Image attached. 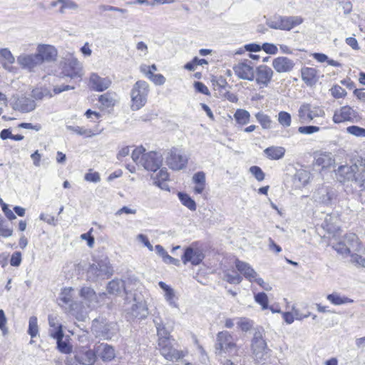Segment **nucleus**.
I'll list each match as a JSON object with an SVG mask.
<instances>
[{"label":"nucleus","mask_w":365,"mask_h":365,"mask_svg":"<svg viewBox=\"0 0 365 365\" xmlns=\"http://www.w3.org/2000/svg\"><path fill=\"white\" fill-rule=\"evenodd\" d=\"M131 158L138 165L148 171L155 172L163 163V154L157 151L146 152L143 146L137 147L132 153Z\"/></svg>","instance_id":"1"},{"label":"nucleus","mask_w":365,"mask_h":365,"mask_svg":"<svg viewBox=\"0 0 365 365\" xmlns=\"http://www.w3.org/2000/svg\"><path fill=\"white\" fill-rule=\"evenodd\" d=\"M357 162L351 165H341L336 170L337 180L341 182H354L361 190L365 189V174L360 170Z\"/></svg>","instance_id":"2"},{"label":"nucleus","mask_w":365,"mask_h":365,"mask_svg":"<svg viewBox=\"0 0 365 365\" xmlns=\"http://www.w3.org/2000/svg\"><path fill=\"white\" fill-rule=\"evenodd\" d=\"M330 245L337 253L344 256H351V254L359 252L361 250L359 237L354 233L345 235L343 239L336 242L330 241Z\"/></svg>","instance_id":"3"},{"label":"nucleus","mask_w":365,"mask_h":365,"mask_svg":"<svg viewBox=\"0 0 365 365\" xmlns=\"http://www.w3.org/2000/svg\"><path fill=\"white\" fill-rule=\"evenodd\" d=\"M113 274V267L106 257L94 260L87 271L88 278L92 281L108 279Z\"/></svg>","instance_id":"4"},{"label":"nucleus","mask_w":365,"mask_h":365,"mask_svg":"<svg viewBox=\"0 0 365 365\" xmlns=\"http://www.w3.org/2000/svg\"><path fill=\"white\" fill-rule=\"evenodd\" d=\"M150 92L149 84L145 81H138L133 85L130 91L132 110H138L147 103Z\"/></svg>","instance_id":"5"},{"label":"nucleus","mask_w":365,"mask_h":365,"mask_svg":"<svg viewBox=\"0 0 365 365\" xmlns=\"http://www.w3.org/2000/svg\"><path fill=\"white\" fill-rule=\"evenodd\" d=\"M215 348V353L221 356L227 354H236L238 350L232 334L228 331H221L217 334Z\"/></svg>","instance_id":"6"},{"label":"nucleus","mask_w":365,"mask_h":365,"mask_svg":"<svg viewBox=\"0 0 365 365\" xmlns=\"http://www.w3.org/2000/svg\"><path fill=\"white\" fill-rule=\"evenodd\" d=\"M187 162L188 158L181 149L173 147L167 152L165 163L173 170L184 169Z\"/></svg>","instance_id":"7"},{"label":"nucleus","mask_w":365,"mask_h":365,"mask_svg":"<svg viewBox=\"0 0 365 365\" xmlns=\"http://www.w3.org/2000/svg\"><path fill=\"white\" fill-rule=\"evenodd\" d=\"M62 73L71 78H81L83 75L81 63L73 55H68L61 61Z\"/></svg>","instance_id":"8"},{"label":"nucleus","mask_w":365,"mask_h":365,"mask_svg":"<svg viewBox=\"0 0 365 365\" xmlns=\"http://www.w3.org/2000/svg\"><path fill=\"white\" fill-rule=\"evenodd\" d=\"M251 349L255 360L262 361L267 359L269 349L260 332H256L252 339Z\"/></svg>","instance_id":"9"},{"label":"nucleus","mask_w":365,"mask_h":365,"mask_svg":"<svg viewBox=\"0 0 365 365\" xmlns=\"http://www.w3.org/2000/svg\"><path fill=\"white\" fill-rule=\"evenodd\" d=\"M324 115L325 112L322 107L307 103L302 104L298 110V117L302 122H310Z\"/></svg>","instance_id":"10"},{"label":"nucleus","mask_w":365,"mask_h":365,"mask_svg":"<svg viewBox=\"0 0 365 365\" xmlns=\"http://www.w3.org/2000/svg\"><path fill=\"white\" fill-rule=\"evenodd\" d=\"M174 339H163L158 342L159 350L162 356L168 361H178L184 356L182 351L173 346Z\"/></svg>","instance_id":"11"},{"label":"nucleus","mask_w":365,"mask_h":365,"mask_svg":"<svg viewBox=\"0 0 365 365\" xmlns=\"http://www.w3.org/2000/svg\"><path fill=\"white\" fill-rule=\"evenodd\" d=\"M274 71L266 65H260L255 70V78L256 84L259 88H267L272 82Z\"/></svg>","instance_id":"12"},{"label":"nucleus","mask_w":365,"mask_h":365,"mask_svg":"<svg viewBox=\"0 0 365 365\" xmlns=\"http://www.w3.org/2000/svg\"><path fill=\"white\" fill-rule=\"evenodd\" d=\"M133 304L128 309V314L133 319H145L148 314V310L145 302L141 299L136 294H134Z\"/></svg>","instance_id":"13"},{"label":"nucleus","mask_w":365,"mask_h":365,"mask_svg":"<svg viewBox=\"0 0 365 365\" xmlns=\"http://www.w3.org/2000/svg\"><path fill=\"white\" fill-rule=\"evenodd\" d=\"M235 74L240 79L254 81L255 69L248 60L239 62L233 66Z\"/></svg>","instance_id":"14"},{"label":"nucleus","mask_w":365,"mask_h":365,"mask_svg":"<svg viewBox=\"0 0 365 365\" xmlns=\"http://www.w3.org/2000/svg\"><path fill=\"white\" fill-rule=\"evenodd\" d=\"M76 360L83 365H93L96 361V352L86 346H81L75 351Z\"/></svg>","instance_id":"15"},{"label":"nucleus","mask_w":365,"mask_h":365,"mask_svg":"<svg viewBox=\"0 0 365 365\" xmlns=\"http://www.w3.org/2000/svg\"><path fill=\"white\" fill-rule=\"evenodd\" d=\"M16 61L17 63L22 68L26 69L30 72L34 71L37 66L41 65L40 58L36 53L34 54L22 53L17 57Z\"/></svg>","instance_id":"16"},{"label":"nucleus","mask_w":365,"mask_h":365,"mask_svg":"<svg viewBox=\"0 0 365 365\" xmlns=\"http://www.w3.org/2000/svg\"><path fill=\"white\" fill-rule=\"evenodd\" d=\"M36 53L42 64L43 62H53L56 60L58 52L56 48L48 44H38Z\"/></svg>","instance_id":"17"},{"label":"nucleus","mask_w":365,"mask_h":365,"mask_svg":"<svg viewBox=\"0 0 365 365\" xmlns=\"http://www.w3.org/2000/svg\"><path fill=\"white\" fill-rule=\"evenodd\" d=\"M204 257L205 255L201 250L190 246L185 250L182 260L185 264L187 262H190L192 265H198L202 262Z\"/></svg>","instance_id":"18"},{"label":"nucleus","mask_w":365,"mask_h":365,"mask_svg":"<svg viewBox=\"0 0 365 365\" xmlns=\"http://www.w3.org/2000/svg\"><path fill=\"white\" fill-rule=\"evenodd\" d=\"M94 350L96 352V354L103 361H110L115 356V352L113 347L106 343L96 344Z\"/></svg>","instance_id":"19"},{"label":"nucleus","mask_w":365,"mask_h":365,"mask_svg":"<svg viewBox=\"0 0 365 365\" xmlns=\"http://www.w3.org/2000/svg\"><path fill=\"white\" fill-rule=\"evenodd\" d=\"M13 108L21 113H29L34 110L36 104L34 100L26 96L18 98L12 106Z\"/></svg>","instance_id":"20"},{"label":"nucleus","mask_w":365,"mask_h":365,"mask_svg":"<svg viewBox=\"0 0 365 365\" xmlns=\"http://www.w3.org/2000/svg\"><path fill=\"white\" fill-rule=\"evenodd\" d=\"M89 83L93 90L102 92L110 87L111 81L109 78H102L93 73L90 76Z\"/></svg>","instance_id":"21"},{"label":"nucleus","mask_w":365,"mask_h":365,"mask_svg":"<svg viewBox=\"0 0 365 365\" xmlns=\"http://www.w3.org/2000/svg\"><path fill=\"white\" fill-rule=\"evenodd\" d=\"M294 62L284 56H279L274 58L272 61V66L278 73L290 72L294 67Z\"/></svg>","instance_id":"22"},{"label":"nucleus","mask_w":365,"mask_h":365,"mask_svg":"<svg viewBox=\"0 0 365 365\" xmlns=\"http://www.w3.org/2000/svg\"><path fill=\"white\" fill-rule=\"evenodd\" d=\"M356 116L355 111L349 106H344L339 110L335 111L333 116V121L339 123L346 120H351Z\"/></svg>","instance_id":"23"},{"label":"nucleus","mask_w":365,"mask_h":365,"mask_svg":"<svg viewBox=\"0 0 365 365\" xmlns=\"http://www.w3.org/2000/svg\"><path fill=\"white\" fill-rule=\"evenodd\" d=\"M235 266L237 270L251 282H254L255 277L258 276L257 273L247 262L237 259L235 261Z\"/></svg>","instance_id":"24"},{"label":"nucleus","mask_w":365,"mask_h":365,"mask_svg":"<svg viewBox=\"0 0 365 365\" xmlns=\"http://www.w3.org/2000/svg\"><path fill=\"white\" fill-rule=\"evenodd\" d=\"M63 330L58 329L52 334V337L56 339L57 348L58 351L63 354H70L72 351V346L66 340H63Z\"/></svg>","instance_id":"25"},{"label":"nucleus","mask_w":365,"mask_h":365,"mask_svg":"<svg viewBox=\"0 0 365 365\" xmlns=\"http://www.w3.org/2000/svg\"><path fill=\"white\" fill-rule=\"evenodd\" d=\"M153 323L157 329L158 342L163 339H170V330L166 327L163 320L160 316H155Z\"/></svg>","instance_id":"26"},{"label":"nucleus","mask_w":365,"mask_h":365,"mask_svg":"<svg viewBox=\"0 0 365 365\" xmlns=\"http://www.w3.org/2000/svg\"><path fill=\"white\" fill-rule=\"evenodd\" d=\"M153 323L157 329L158 342L163 339H170V330L166 327L163 320L160 316H155Z\"/></svg>","instance_id":"27"},{"label":"nucleus","mask_w":365,"mask_h":365,"mask_svg":"<svg viewBox=\"0 0 365 365\" xmlns=\"http://www.w3.org/2000/svg\"><path fill=\"white\" fill-rule=\"evenodd\" d=\"M317 73V70L314 68H302L301 70L302 78L307 86H312L318 81Z\"/></svg>","instance_id":"28"},{"label":"nucleus","mask_w":365,"mask_h":365,"mask_svg":"<svg viewBox=\"0 0 365 365\" xmlns=\"http://www.w3.org/2000/svg\"><path fill=\"white\" fill-rule=\"evenodd\" d=\"M333 197V192L328 187H322L314 194V198L315 201L323 204H329L332 200Z\"/></svg>","instance_id":"29"},{"label":"nucleus","mask_w":365,"mask_h":365,"mask_svg":"<svg viewBox=\"0 0 365 365\" xmlns=\"http://www.w3.org/2000/svg\"><path fill=\"white\" fill-rule=\"evenodd\" d=\"M80 296L83 299L88 308L94 306V304L97 302L96 292L91 287H82L80 291Z\"/></svg>","instance_id":"30"},{"label":"nucleus","mask_w":365,"mask_h":365,"mask_svg":"<svg viewBox=\"0 0 365 365\" xmlns=\"http://www.w3.org/2000/svg\"><path fill=\"white\" fill-rule=\"evenodd\" d=\"M282 30L290 31L294 27L300 25L303 22V19L298 16H282Z\"/></svg>","instance_id":"31"},{"label":"nucleus","mask_w":365,"mask_h":365,"mask_svg":"<svg viewBox=\"0 0 365 365\" xmlns=\"http://www.w3.org/2000/svg\"><path fill=\"white\" fill-rule=\"evenodd\" d=\"M285 148L282 146H270L264 150L266 157L270 160H279L285 154Z\"/></svg>","instance_id":"32"},{"label":"nucleus","mask_w":365,"mask_h":365,"mask_svg":"<svg viewBox=\"0 0 365 365\" xmlns=\"http://www.w3.org/2000/svg\"><path fill=\"white\" fill-rule=\"evenodd\" d=\"M71 314L78 321L83 322L88 317V310L86 307H81L78 303L70 304Z\"/></svg>","instance_id":"33"},{"label":"nucleus","mask_w":365,"mask_h":365,"mask_svg":"<svg viewBox=\"0 0 365 365\" xmlns=\"http://www.w3.org/2000/svg\"><path fill=\"white\" fill-rule=\"evenodd\" d=\"M98 101L103 108H108L115 106L116 102V94L113 92H106L99 96Z\"/></svg>","instance_id":"34"},{"label":"nucleus","mask_w":365,"mask_h":365,"mask_svg":"<svg viewBox=\"0 0 365 365\" xmlns=\"http://www.w3.org/2000/svg\"><path fill=\"white\" fill-rule=\"evenodd\" d=\"M128 284L125 281L113 279L108 284V291L111 294L118 293L124 289L126 294H128Z\"/></svg>","instance_id":"35"},{"label":"nucleus","mask_w":365,"mask_h":365,"mask_svg":"<svg viewBox=\"0 0 365 365\" xmlns=\"http://www.w3.org/2000/svg\"><path fill=\"white\" fill-rule=\"evenodd\" d=\"M310 173L304 170H298L294 175V182L296 186L300 187L305 186L309 181Z\"/></svg>","instance_id":"36"},{"label":"nucleus","mask_w":365,"mask_h":365,"mask_svg":"<svg viewBox=\"0 0 365 365\" xmlns=\"http://www.w3.org/2000/svg\"><path fill=\"white\" fill-rule=\"evenodd\" d=\"M58 4H61L59 12L63 14L66 10H76L78 9V4L71 0H58L53 1L51 5L54 7Z\"/></svg>","instance_id":"37"},{"label":"nucleus","mask_w":365,"mask_h":365,"mask_svg":"<svg viewBox=\"0 0 365 365\" xmlns=\"http://www.w3.org/2000/svg\"><path fill=\"white\" fill-rule=\"evenodd\" d=\"M327 299L334 305H341L348 303H352L354 301L344 296H341L337 292L329 294L327 296Z\"/></svg>","instance_id":"38"},{"label":"nucleus","mask_w":365,"mask_h":365,"mask_svg":"<svg viewBox=\"0 0 365 365\" xmlns=\"http://www.w3.org/2000/svg\"><path fill=\"white\" fill-rule=\"evenodd\" d=\"M316 163L322 168H328L334 163V159L331 153H322L317 158Z\"/></svg>","instance_id":"39"},{"label":"nucleus","mask_w":365,"mask_h":365,"mask_svg":"<svg viewBox=\"0 0 365 365\" xmlns=\"http://www.w3.org/2000/svg\"><path fill=\"white\" fill-rule=\"evenodd\" d=\"M234 118L237 123L243 125L247 124L250 122V114L246 110L237 109L234 114Z\"/></svg>","instance_id":"40"},{"label":"nucleus","mask_w":365,"mask_h":365,"mask_svg":"<svg viewBox=\"0 0 365 365\" xmlns=\"http://www.w3.org/2000/svg\"><path fill=\"white\" fill-rule=\"evenodd\" d=\"M31 96L36 100H42L43 98H51L53 96L50 90L47 88H35L31 91Z\"/></svg>","instance_id":"41"},{"label":"nucleus","mask_w":365,"mask_h":365,"mask_svg":"<svg viewBox=\"0 0 365 365\" xmlns=\"http://www.w3.org/2000/svg\"><path fill=\"white\" fill-rule=\"evenodd\" d=\"M66 129L79 135H83L87 138H91L95 135V133L92 130L87 129L84 127L67 125Z\"/></svg>","instance_id":"42"},{"label":"nucleus","mask_w":365,"mask_h":365,"mask_svg":"<svg viewBox=\"0 0 365 365\" xmlns=\"http://www.w3.org/2000/svg\"><path fill=\"white\" fill-rule=\"evenodd\" d=\"M178 195L184 206L187 207L192 211H195L196 210L195 202L187 194L179 192Z\"/></svg>","instance_id":"43"},{"label":"nucleus","mask_w":365,"mask_h":365,"mask_svg":"<svg viewBox=\"0 0 365 365\" xmlns=\"http://www.w3.org/2000/svg\"><path fill=\"white\" fill-rule=\"evenodd\" d=\"M169 178V174L166 168H162L159 170V172L156 174L155 178H154V184L162 189H165L164 186L162 185L163 182L168 180Z\"/></svg>","instance_id":"44"},{"label":"nucleus","mask_w":365,"mask_h":365,"mask_svg":"<svg viewBox=\"0 0 365 365\" xmlns=\"http://www.w3.org/2000/svg\"><path fill=\"white\" fill-rule=\"evenodd\" d=\"M255 118L263 129H269L271 128L272 121L268 115L263 112H258L255 114Z\"/></svg>","instance_id":"45"},{"label":"nucleus","mask_w":365,"mask_h":365,"mask_svg":"<svg viewBox=\"0 0 365 365\" xmlns=\"http://www.w3.org/2000/svg\"><path fill=\"white\" fill-rule=\"evenodd\" d=\"M0 56L6 61L3 66L6 69H10V65L14 63L15 58L11 51L8 48H2L0 50Z\"/></svg>","instance_id":"46"},{"label":"nucleus","mask_w":365,"mask_h":365,"mask_svg":"<svg viewBox=\"0 0 365 365\" xmlns=\"http://www.w3.org/2000/svg\"><path fill=\"white\" fill-rule=\"evenodd\" d=\"M28 334L31 338L36 337L38 334V319L35 316L29 318Z\"/></svg>","instance_id":"47"},{"label":"nucleus","mask_w":365,"mask_h":365,"mask_svg":"<svg viewBox=\"0 0 365 365\" xmlns=\"http://www.w3.org/2000/svg\"><path fill=\"white\" fill-rule=\"evenodd\" d=\"M223 279L230 284H240L242 280V277L235 271L232 273L226 271L225 272Z\"/></svg>","instance_id":"48"},{"label":"nucleus","mask_w":365,"mask_h":365,"mask_svg":"<svg viewBox=\"0 0 365 365\" xmlns=\"http://www.w3.org/2000/svg\"><path fill=\"white\" fill-rule=\"evenodd\" d=\"M278 122L284 128L289 127L292 123L291 115L286 111H280L278 113Z\"/></svg>","instance_id":"49"},{"label":"nucleus","mask_w":365,"mask_h":365,"mask_svg":"<svg viewBox=\"0 0 365 365\" xmlns=\"http://www.w3.org/2000/svg\"><path fill=\"white\" fill-rule=\"evenodd\" d=\"M48 324L50 326L49 334L51 337H52V334L56 332L58 329V327L61 330H63L62 325L58 322L57 318L56 317L49 315L48 316Z\"/></svg>","instance_id":"50"},{"label":"nucleus","mask_w":365,"mask_h":365,"mask_svg":"<svg viewBox=\"0 0 365 365\" xmlns=\"http://www.w3.org/2000/svg\"><path fill=\"white\" fill-rule=\"evenodd\" d=\"M348 133L359 138H365V128L356 125H351L346 128Z\"/></svg>","instance_id":"51"},{"label":"nucleus","mask_w":365,"mask_h":365,"mask_svg":"<svg viewBox=\"0 0 365 365\" xmlns=\"http://www.w3.org/2000/svg\"><path fill=\"white\" fill-rule=\"evenodd\" d=\"M237 324L242 331H247L252 327V321L247 318H238L237 319Z\"/></svg>","instance_id":"52"},{"label":"nucleus","mask_w":365,"mask_h":365,"mask_svg":"<svg viewBox=\"0 0 365 365\" xmlns=\"http://www.w3.org/2000/svg\"><path fill=\"white\" fill-rule=\"evenodd\" d=\"M256 302L262 306V309L268 308V297L264 292H259L255 295Z\"/></svg>","instance_id":"53"},{"label":"nucleus","mask_w":365,"mask_h":365,"mask_svg":"<svg viewBox=\"0 0 365 365\" xmlns=\"http://www.w3.org/2000/svg\"><path fill=\"white\" fill-rule=\"evenodd\" d=\"M72 291L73 289L71 287L64 288L61 293L60 300L66 304H70L71 302Z\"/></svg>","instance_id":"54"},{"label":"nucleus","mask_w":365,"mask_h":365,"mask_svg":"<svg viewBox=\"0 0 365 365\" xmlns=\"http://www.w3.org/2000/svg\"><path fill=\"white\" fill-rule=\"evenodd\" d=\"M4 221L0 215V235L4 237H9L13 234V230L4 225Z\"/></svg>","instance_id":"55"},{"label":"nucleus","mask_w":365,"mask_h":365,"mask_svg":"<svg viewBox=\"0 0 365 365\" xmlns=\"http://www.w3.org/2000/svg\"><path fill=\"white\" fill-rule=\"evenodd\" d=\"M282 16H276L272 19H269L267 24L271 29L282 30Z\"/></svg>","instance_id":"56"},{"label":"nucleus","mask_w":365,"mask_h":365,"mask_svg":"<svg viewBox=\"0 0 365 365\" xmlns=\"http://www.w3.org/2000/svg\"><path fill=\"white\" fill-rule=\"evenodd\" d=\"M319 130L320 128L315 125L300 126L298 128L299 133L304 135H311L319 131Z\"/></svg>","instance_id":"57"},{"label":"nucleus","mask_w":365,"mask_h":365,"mask_svg":"<svg viewBox=\"0 0 365 365\" xmlns=\"http://www.w3.org/2000/svg\"><path fill=\"white\" fill-rule=\"evenodd\" d=\"M359 252L351 255V262L356 266L365 267V258L358 254Z\"/></svg>","instance_id":"58"},{"label":"nucleus","mask_w":365,"mask_h":365,"mask_svg":"<svg viewBox=\"0 0 365 365\" xmlns=\"http://www.w3.org/2000/svg\"><path fill=\"white\" fill-rule=\"evenodd\" d=\"M250 172L258 181H262L264 179V173L258 166L254 165L250 167Z\"/></svg>","instance_id":"59"},{"label":"nucleus","mask_w":365,"mask_h":365,"mask_svg":"<svg viewBox=\"0 0 365 365\" xmlns=\"http://www.w3.org/2000/svg\"><path fill=\"white\" fill-rule=\"evenodd\" d=\"M331 94L336 98H340L346 95V91L340 86L335 85L331 89Z\"/></svg>","instance_id":"60"},{"label":"nucleus","mask_w":365,"mask_h":365,"mask_svg":"<svg viewBox=\"0 0 365 365\" xmlns=\"http://www.w3.org/2000/svg\"><path fill=\"white\" fill-rule=\"evenodd\" d=\"M165 298L166 301L170 304V306L173 307H177L178 304L175 300V295L174 290L170 288L167 292H165Z\"/></svg>","instance_id":"61"},{"label":"nucleus","mask_w":365,"mask_h":365,"mask_svg":"<svg viewBox=\"0 0 365 365\" xmlns=\"http://www.w3.org/2000/svg\"><path fill=\"white\" fill-rule=\"evenodd\" d=\"M150 81H151L155 85L157 86H162L165 83V78L162 74H154L153 73L150 76H149L148 78Z\"/></svg>","instance_id":"62"},{"label":"nucleus","mask_w":365,"mask_h":365,"mask_svg":"<svg viewBox=\"0 0 365 365\" xmlns=\"http://www.w3.org/2000/svg\"><path fill=\"white\" fill-rule=\"evenodd\" d=\"M192 182L195 184H206L205 174L202 171L195 173L192 178Z\"/></svg>","instance_id":"63"},{"label":"nucleus","mask_w":365,"mask_h":365,"mask_svg":"<svg viewBox=\"0 0 365 365\" xmlns=\"http://www.w3.org/2000/svg\"><path fill=\"white\" fill-rule=\"evenodd\" d=\"M263 49L267 53L276 54L277 53V48L275 45L269 43H264L261 46V50Z\"/></svg>","instance_id":"64"}]
</instances>
